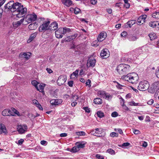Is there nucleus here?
<instances>
[{
    "mask_svg": "<svg viewBox=\"0 0 159 159\" xmlns=\"http://www.w3.org/2000/svg\"><path fill=\"white\" fill-rule=\"evenodd\" d=\"M4 8L5 12L10 11L11 12L15 13L14 15H16L18 17H22L27 12V8L24 7L21 3L18 2L14 3L13 1H11L6 4Z\"/></svg>",
    "mask_w": 159,
    "mask_h": 159,
    "instance_id": "nucleus-1",
    "label": "nucleus"
},
{
    "mask_svg": "<svg viewBox=\"0 0 159 159\" xmlns=\"http://www.w3.org/2000/svg\"><path fill=\"white\" fill-rule=\"evenodd\" d=\"M121 79L132 84H136L139 79V76L135 73H132L123 75Z\"/></svg>",
    "mask_w": 159,
    "mask_h": 159,
    "instance_id": "nucleus-2",
    "label": "nucleus"
},
{
    "mask_svg": "<svg viewBox=\"0 0 159 159\" xmlns=\"http://www.w3.org/2000/svg\"><path fill=\"white\" fill-rule=\"evenodd\" d=\"M116 70L119 74L123 75L129 72L131 69L129 65L121 64L118 66Z\"/></svg>",
    "mask_w": 159,
    "mask_h": 159,
    "instance_id": "nucleus-3",
    "label": "nucleus"
},
{
    "mask_svg": "<svg viewBox=\"0 0 159 159\" xmlns=\"http://www.w3.org/2000/svg\"><path fill=\"white\" fill-rule=\"evenodd\" d=\"M149 86L148 82L146 80H144L139 83L138 89L139 90L145 91L148 89Z\"/></svg>",
    "mask_w": 159,
    "mask_h": 159,
    "instance_id": "nucleus-4",
    "label": "nucleus"
},
{
    "mask_svg": "<svg viewBox=\"0 0 159 159\" xmlns=\"http://www.w3.org/2000/svg\"><path fill=\"white\" fill-rule=\"evenodd\" d=\"M37 19V16L34 14L27 15L25 18V22L27 23L25 24H27L32 21H34L36 20Z\"/></svg>",
    "mask_w": 159,
    "mask_h": 159,
    "instance_id": "nucleus-5",
    "label": "nucleus"
},
{
    "mask_svg": "<svg viewBox=\"0 0 159 159\" xmlns=\"http://www.w3.org/2000/svg\"><path fill=\"white\" fill-rule=\"evenodd\" d=\"M50 21L49 20H47L44 21L39 27V31H43L49 29V25Z\"/></svg>",
    "mask_w": 159,
    "mask_h": 159,
    "instance_id": "nucleus-6",
    "label": "nucleus"
},
{
    "mask_svg": "<svg viewBox=\"0 0 159 159\" xmlns=\"http://www.w3.org/2000/svg\"><path fill=\"white\" fill-rule=\"evenodd\" d=\"M98 94L100 95V97H103L107 100L111 99L112 98V96L107 93H106L104 91H99L98 92Z\"/></svg>",
    "mask_w": 159,
    "mask_h": 159,
    "instance_id": "nucleus-7",
    "label": "nucleus"
},
{
    "mask_svg": "<svg viewBox=\"0 0 159 159\" xmlns=\"http://www.w3.org/2000/svg\"><path fill=\"white\" fill-rule=\"evenodd\" d=\"M96 63V60L93 57H89L88 60L87 64V66L89 67L91 66L93 67L94 66Z\"/></svg>",
    "mask_w": 159,
    "mask_h": 159,
    "instance_id": "nucleus-8",
    "label": "nucleus"
},
{
    "mask_svg": "<svg viewBox=\"0 0 159 159\" xmlns=\"http://www.w3.org/2000/svg\"><path fill=\"white\" fill-rule=\"evenodd\" d=\"M158 87V83L156 82L153 83L151 87L148 88V92L151 93H153L157 90Z\"/></svg>",
    "mask_w": 159,
    "mask_h": 159,
    "instance_id": "nucleus-9",
    "label": "nucleus"
},
{
    "mask_svg": "<svg viewBox=\"0 0 159 159\" xmlns=\"http://www.w3.org/2000/svg\"><path fill=\"white\" fill-rule=\"evenodd\" d=\"M107 36L106 33L105 31H102L99 34L97 38V40L98 42H102Z\"/></svg>",
    "mask_w": 159,
    "mask_h": 159,
    "instance_id": "nucleus-10",
    "label": "nucleus"
},
{
    "mask_svg": "<svg viewBox=\"0 0 159 159\" xmlns=\"http://www.w3.org/2000/svg\"><path fill=\"white\" fill-rule=\"evenodd\" d=\"M109 52L107 49L102 50L100 53V56L103 58H106L109 56Z\"/></svg>",
    "mask_w": 159,
    "mask_h": 159,
    "instance_id": "nucleus-11",
    "label": "nucleus"
},
{
    "mask_svg": "<svg viewBox=\"0 0 159 159\" xmlns=\"http://www.w3.org/2000/svg\"><path fill=\"white\" fill-rule=\"evenodd\" d=\"M27 126L26 125H20L17 128L18 131L20 134H23L26 131Z\"/></svg>",
    "mask_w": 159,
    "mask_h": 159,
    "instance_id": "nucleus-12",
    "label": "nucleus"
},
{
    "mask_svg": "<svg viewBox=\"0 0 159 159\" xmlns=\"http://www.w3.org/2000/svg\"><path fill=\"white\" fill-rule=\"evenodd\" d=\"M146 17L147 16L145 15L140 16L137 19V24L139 25L143 24L145 22Z\"/></svg>",
    "mask_w": 159,
    "mask_h": 159,
    "instance_id": "nucleus-13",
    "label": "nucleus"
},
{
    "mask_svg": "<svg viewBox=\"0 0 159 159\" xmlns=\"http://www.w3.org/2000/svg\"><path fill=\"white\" fill-rule=\"evenodd\" d=\"M146 46H143L141 48H139L136 50V52L139 54L142 53H147L148 52V49Z\"/></svg>",
    "mask_w": 159,
    "mask_h": 159,
    "instance_id": "nucleus-14",
    "label": "nucleus"
},
{
    "mask_svg": "<svg viewBox=\"0 0 159 159\" xmlns=\"http://www.w3.org/2000/svg\"><path fill=\"white\" fill-rule=\"evenodd\" d=\"M2 114L3 116H14V114L12 112L8 109L4 110L2 112Z\"/></svg>",
    "mask_w": 159,
    "mask_h": 159,
    "instance_id": "nucleus-15",
    "label": "nucleus"
},
{
    "mask_svg": "<svg viewBox=\"0 0 159 159\" xmlns=\"http://www.w3.org/2000/svg\"><path fill=\"white\" fill-rule=\"evenodd\" d=\"M31 54V53L29 52H21L19 54V56L20 57H24L27 60L30 58Z\"/></svg>",
    "mask_w": 159,
    "mask_h": 159,
    "instance_id": "nucleus-16",
    "label": "nucleus"
},
{
    "mask_svg": "<svg viewBox=\"0 0 159 159\" xmlns=\"http://www.w3.org/2000/svg\"><path fill=\"white\" fill-rule=\"evenodd\" d=\"M58 27L57 23L56 22H53L51 23L49 26V29L55 30L58 28Z\"/></svg>",
    "mask_w": 159,
    "mask_h": 159,
    "instance_id": "nucleus-17",
    "label": "nucleus"
},
{
    "mask_svg": "<svg viewBox=\"0 0 159 159\" xmlns=\"http://www.w3.org/2000/svg\"><path fill=\"white\" fill-rule=\"evenodd\" d=\"M24 20L25 18H23L19 21L13 22V27L15 28H17L18 26H20L21 25V24L23 23Z\"/></svg>",
    "mask_w": 159,
    "mask_h": 159,
    "instance_id": "nucleus-18",
    "label": "nucleus"
},
{
    "mask_svg": "<svg viewBox=\"0 0 159 159\" xmlns=\"http://www.w3.org/2000/svg\"><path fill=\"white\" fill-rule=\"evenodd\" d=\"M86 142L85 141H80L76 142L75 145L77 146L78 148L80 149V148H83L85 147V145Z\"/></svg>",
    "mask_w": 159,
    "mask_h": 159,
    "instance_id": "nucleus-19",
    "label": "nucleus"
},
{
    "mask_svg": "<svg viewBox=\"0 0 159 159\" xmlns=\"http://www.w3.org/2000/svg\"><path fill=\"white\" fill-rule=\"evenodd\" d=\"M76 37V36L75 35L70 36L66 38L65 40H62L61 42L62 43H64V42H70L74 39Z\"/></svg>",
    "mask_w": 159,
    "mask_h": 159,
    "instance_id": "nucleus-20",
    "label": "nucleus"
},
{
    "mask_svg": "<svg viewBox=\"0 0 159 159\" xmlns=\"http://www.w3.org/2000/svg\"><path fill=\"white\" fill-rule=\"evenodd\" d=\"M79 70L77 69L72 74L70 75V78L72 79H75L78 76V72Z\"/></svg>",
    "mask_w": 159,
    "mask_h": 159,
    "instance_id": "nucleus-21",
    "label": "nucleus"
},
{
    "mask_svg": "<svg viewBox=\"0 0 159 159\" xmlns=\"http://www.w3.org/2000/svg\"><path fill=\"white\" fill-rule=\"evenodd\" d=\"M62 3L67 7H70L73 4L72 1L71 0H61Z\"/></svg>",
    "mask_w": 159,
    "mask_h": 159,
    "instance_id": "nucleus-22",
    "label": "nucleus"
},
{
    "mask_svg": "<svg viewBox=\"0 0 159 159\" xmlns=\"http://www.w3.org/2000/svg\"><path fill=\"white\" fill-rule=\"evenodd\" d=\"M136 23L135 20H132L128 21L127 23L125 25V27L126 28H131V26Z\"/></svg>",
    "mask_w": 159,
    "mask_h": 159,
    "instance_id": "nucleus-23",
    "label": "nucleus"
},
{
    "mask_svg": "<svg viewBox=\"0 0 159 159\" xmlns=\"http://www.w3.org/2000/svg\"><path fill=\"white\" fill-rule=\"evenodd\" d=\"M62 32H61V33L60 34V39L61 38L63 37L62 35H61L62 34H65L67 32L69 33L71 31V30H70V29L66 27H65L63 28L62 29Z\"/></svg>",
    "mask_w": 159,
    "mask_h": 159,
    "instance_id": "nucleus-24",
    "label": "nucleus"
},
{
    "mask_svg": "<svg viewBox=\"0 0 159 159\" xmlns=\"http://www.w3.org/2000/svg\"><path fill=\"white\" fill-rule=\"evenodd\" d=\"M37 34V33L36 32L30 35L29 39L28 40L27 42L28 43L30 42L36 37Z\"/></svg>",
    "mask_w": 159,
    "mask_h": 159,
    "instance_id": "nucleus-25",
    "label": "nucleus"
},
{
    "mask_svg": "<svg viewBox=\"0 0 159 159\" xmlns=\"http://www.w3.org/2000/svg\"><path fill=\"white\" fill-rule=\"evenodd\" d=\"M138 38L137 36L131 35L129 36L128 37V40L131 41H134L136 40Z\"/></svg>",
    "mask_w": 159,
    "mask_h": 159,
    "instance_id": "nucleus-26",
    "label": "nucleus"
},
{
    "mask_svg": "<svg viewBox=\"0 0 159 159\" xmlns=\"http://www.w3.org/2000/svg\"><path fill=\"white\" fill-rule=\"evenodd\" d=\"M1 130L3 133H7L6 129L4 125L0 123V130Z\"/></svg>",
    "mask_w": 159,
    "mask_h": 159,
    "instance_id": "nucleus-27",
    "label": "nucleus"
},
{
    "mask_svg": "<svg viewBox=\"0 0 159 159\" xmlns=\"http://www.w3.org/2000/svg\"><path fill=\"white\" fill-rule=\"evenodd\" d=\"M94 103L95 104H101L102 103V101L100 98H95L93 100Z\"/></svg>",
    "mask_w": 159,
    "mask_h": 159,
    "instance_id": "nucleus-28",
    "label": "nucleus"
},
{
    "mask_svg": "<svg viewBox=\"0 0 159 159\" xmlns=\"http://www.w3.org/2000/svg\"><path fill=\"white\" fill-rule=\"evenodd\" d=\"M91 135L95 136H96L100 137V136H99V134H100L101 133V131H99V133L96 132L95 130H92L90 132Z\"/></svg>",
    "mask_w": 159,
    "mask_h": 159,
    "instance_id": "nucleus-29",
    "label": "nucleus"
},
{
    "mask_svg": "<svg viewBox=\"0 0 159 159\" xmlns=\"http://www.w3.org/2000/svg\"><path fill=\"white\" fill-rule=\"evenodd\" d=\"M149 36L150 37L151 40H153L157 38L156 34L154 33H151L149 35Z\"/></svg>",
    "mask_w": 159,
    "mask_h": 159,
    "instance_id": "nucleus-30",
    "label": "nucleus"
},
{
    "mask_svg": "<svg viewBox=\"0 0 159 159\" xmlns=\"http://www.w3.org/2000/svg\"><path fill=\"white\" fill-rule=\"evenodd\" d=\"M157 21H151L149 23V25L150 26L154 28L157 26Z\"/></svg>",
    "mask_w": 159,
    "mask_h": 159,
    "instance_id": "nucleus-31",
    "label": "nucleus"
},
{
    "mask_svg": "<svg viewBox=\"0 0 159 159\" xmlns=\"http://www.w3.org/2000/svg\"><path fill=\"white\" fill-rule=\"evenodd\" d=\"M70 10L71 11H74V13L75 14H78L80 11V10L78 8H75L74 9L73 8H70Z\"/></svg>",
    "mask_w": 159,
    "mask_h": 159,
    "instance_id": "nucleus-32",
    "label": "nucleus"
},
{
    "mask_svg": "<svg viewBox=\"0 0 159 159\" xmlns=\"http://www.w3.org/2000/svg\"><path fill=\"white\" fill-rule=\"evenodd\" d=\"M75 134L78 136H84L86 135V133L84 131H81L76 132Z\"/></svg>",
    "mask_w": 159,
    "mask_h": 159,
    "instance_id": "nucleus-33",
    "label": "nucleus"
},
{
    "mask_svg": "<svg viewBox=\"0 0 159 159\" xmlns=\"http://www.w3.org/2000/svg\"><path fill=\"white\" fill-rule=\"evenodd\" d=\"M79 149L78 148L77 146H74L71 149L70 151L72 152H75L79 150Z\"/></svg>",
    "mask_w": 159,
    "mask_h": 159,
    "instance_id": "nucleus-34",
    "label": "nucleus"
},
{
    "mask_svg": "<svg viewBox=\"0 0 159 159\" xmlns=\"http://www.w3.org/2000/svg\"><path fill=\"white\" fill-rule=\"evenodd\" d=\"M107 152L111 155H114L115 154V151L112 148L108 149L107 150Z\"/></svg>",
    "mask_w": 159,
    "mask_h": 159,
    "instance_id": "nucleus-35",
    "label": "nucleus"
},
{
    "mask_svg": "<svg viewBox=\"0 0 159 159\" xmlns=\"http://www.w3.org/2000/svg\"><path fill=\"white\" fill-rule=\"evenodd\" d=\"M97 115L100 118H102L104 116V113L101 111H98L97 112Z\"/></svg>",
    "mask_w": 159,
    "mask_h": 159,
    "instance_id": "nucleus-36",
    "label": "nucleus"
},
{
    "mask_svg": "<svg viewBox=\"0 0 159 159\" xmlns=\"http://www.w3.org/2000/svg\"><path fill=\"white\" fill-rule=\"evenodd\" d=\"M152 17L155 18H159V14L158 12H156L152 14Z\"/></svg>",
    "mask_w": 159,
    "mask_h": 159,
    "instance_id": "nucleus-37",
    "label": "nucleus"
},
{
    "mask_svg": "<svg viewBox=\"0 0 159 159\" xmlns=\"http://www.w3.org/2000/svg\"><path fill=\"white\" fill-rule=\"evenodd\" d=\"M29 28L31 30H33L35 29L36 26L35 23L33 24H30L28 26Z\"/></svg>",
    "mask_w": 159,
    "mask_h": 159,
    "instance_id": "nucleus-38",
    "label": "nucleus"
},
{
    "mask_svg": "<svg viewBox=\"0 0 159 159\" xmlns=\"http://www.w3.org/2000/svg\"><path fill=\"white\" fill-rule=\"evenodd\" d=\"M50 103L52 105H58L59 104L57 100L56 99L52 100L50 101Z\"/></svg>",
    "mask_w": 159,
    "mask_h": 159,
    "instance_id": "nucleus-39",
    "label": "nucleus"
},
{
    "mask_svg": "<svg viewBox=\"0 0 159 159\" xmlns=\"http://www.w3.org/2000/svg\"><path fill=\"white\" fill-rule=\"evenodd\" d=\"M110 136L113 138L115 137H118V134L114 132H112L110 133Z\"/></svg>",
    "mask_w": 159,
    "mask_h": 159,
    "instance_id": "nucleus-40",
    "label": "nucleus"
},
{
    "mask_svg": "<svg viewBox=\"0 0 159 159\" xmlns=\"http://www.w3.org/2000/svg\"><path fill=\"white\" fill-rule=\"evenodd\" d=\"M129 104L131 106H136L138 105L139 103H135L134 101H131L129 102Z\"/></svg>",
    "mask_w": 159,
    "mask_h": 159,
    "instance_id": "nucleus-41",
    "label": "nucleus"
},
{
    "mask_svg": "<svg viewBox=\"0 0 159 159\" xmlns=\"http://www.w3.org/2000/svg\"><path fill=\"white\" fill-rule=\"evenodd\" d=\"M11 111L12 112V113L14 114V116H15V114L18 115V114H19V112L18 111L14 108H11Z\"/></svg>",
    "mask_w": 159,
    "mask_h": 159,
    "instance_id": "nucleus-42",
    "label": "nucleus"
},
{
    "mask_svg": "<svg viewBox=\"0 0 159 159\" xmlns=\"http://www.w3.org/2000/svg\"><path fill=\"white\" fill-rule=\"evenodd\" d=\"M55 34L56 37L57 38H60V30H59V29L55 31Z\"/></svg>",
    "mask_w": 159,
    "mask_h": 159,
    "instance_id": "nucleus-43",
    "label": "nucleus"
},
{
    "mask_svg": "<svg viewBox=\"0 0 159 159\" xmlns=\"http://www.w3.org/2000/svg\"><path fill=\"white\" fill-rule=\"evenodd\" d=\"M96 157L98 159H104V156H101L99 154H97L96 155Z\"/></svg>",
    "mask_w": 159,
    "mask_h": 159,
    "instance_id": "nucleus-44",
    "label": "nucleus"
},
{
    "mask_svg": "<svg viewBox=\"0 0 159 159\" xmlns=\"http://www.w3.org/2000/svg\"><path fill=\"white\" fill-rule=\"evenodd\" d=\"M133 131L134 133L135 134H139L141 133L139 130L135 129H134Z\"/></svg>",
    "mask_w": 159,
    "mask_h": 159,
    "instance_id": "nucleus-45",
    "label": "nucleus"
},
{
    "mask_svg": "<svg viewBox=\"0 0 159 159\" xmlns=\"http://www.w3.org/2000/svg\"><path fill=\"white\" fill-rule=\"evenodd\" d=\"M118 115V113L116 111L113 112L111 114V116L112 117H117Z\"/></svg>",
    "mask_w": 159,
    "mask_h": 159,
    "instance_id": "nucleus-46",
    "label": "nucleus"
},
{
    "mask_svg": "<svg viewBox=\"0 0 159 159\" xmlns=\"http://www.w3.org/2000/svg\"><path fill=\"white\" fill-rule=\"evenodd\" d=\"M36 88L38 90H39V91H40V90H41V91H42L43 90V89H44V87L43 86L39 84V88H38V87H37Z\"/></svg>",
    "mask_w": 159,
    "mask_h": 159,
    "instance_id": "nucleus-47",
    "label": "nucleus"
},
{
    "mask_svg": "<svg viewBox=\"0 0 159 159\" xmlns=\"http://www.w3.org/2000/svg\"><path fill=\"white\" fill-rule=\"evenodd\" d=\"M31 83L33 85H34L36 88L37 87L38 82L36 80H33L32 81Z\"/></svg>",
    "mask_w": 159,
    "mask_h": 159,
    "instance_id": "nucleus-48",
    "label": "nucleus"
},
{
    "mask_svg": "<svg viewBox=\"0 0 159 159\" xmlns=\"http://www.w3.org/2000/svg\"><path fill=\"white\" fill-rule=\"evenodd\" d=\"M91 83V81L90 80L88 79L86 83V85L88 86L89 88L91 86V85L90 84Z\"/></svg>",
    "mask_w": 159,
    "mask_h": 159,
    "instance_id": "nucleus-49",
    "label": "nucleus"
},
{
    "mask_svg": "<svg viewBox=\"0 0 159 159\" xmlns=\"http://www.w3.org/2000/svg\"><path fill=\"white\" fill-rule=\"evenodd\" d=\"M120 104H121L122 106H124L125 103L124 99L122 97L120 98Z\"/></svg>",
    "mask_w": 159,
    "mask_h": 159,
    "instance_id": "nucleus-50",
    "label": "nucleus"
},
{
    "mask_svg": "<svg viewBox=\"0 0 159 159\" xmlns=\"http://www.w3.org/2000/svg\"><path fill=\"white\" fill-rule=\"evenodd\" d=\"M83 109L85 110V111L88 113H89L90 112V110L88 107H84Z\"/></svg>",
    "mask_w": 159,
    "mask_h": 159,
    "instance_id": "nucleus-51",
    "label": "nucleus"
},
{
    "mask_svg": "<svg viewBox=\"0 0 159 159\" xmlns=\"http://www.w3.org/2000/svg\"><path fill=\"white\" fill-rule=\"evenodd\" d=\"M73 81H70L68 82V84L69 86L72 87L73 86Z\"/></svg>",
    "mask_w": 159,
    "mask_h": 159,
    "instance_id": "nucleus-52",
    "label": "nucleus"
},
{
    "mask_svg": "<svg viewBox=\"0 0 159 159\" xmlns=\"http://www.w3.org/2000/svg\"><path fill=\"white\" fill-rule=\"evenodd\" d=\"M130 144L128 142L124 143L122 144V147H126L129 146Z\"/></svg>",
    "mask_w": 159,
    "mask_h": 159,
    "instance_id": "nucleus-53",
    "label": "nucleus"
},
{
    "mask_svg": "<svg viewBox=\"0 0 159 159\" xmlns=\"http://www.w3.org/2000/svg\"><path fill=\"white\" fill-rule=\"evenodd\" d=\"M79 74L80 75L83 76V75L85 74V72L83 71V69H81L80 70Z\"/></svg>",
    "mask_w": 159,
    "mask_h": 159,
    "instance_id": "nucleus-54",
    "label": "nucleus"
},
{
    "mask_svg": "<svg viewBox=\"0 0 159 159\" xmlns=\"http://www.w3.org/2000/svg\"><path fill=\"white\" fill-rule=\"evenodd\" d=\"M39 109L41 110H43V108L42 107L41 105L39 103L38 104H37V105L36 106Z\"/></svg>",
    "mask_w": 159,
    "mask_h": 159,
    "instance_id": "nucleus-55",
    "label": "nucleus"
},
{
    "mask_svg": "<svg viewBox=\"0 0 159 159\" xmlns=\"http://www.w3.org/2000/svg\"><path fill=\"white\" fill-rule=\"evenodd\" d=\"M154 101L153 99H151L147 102V103L148 105H152L154 103Z\"/></svg>",
    "mask_w": 159,
    "mask_h": 159,
    "instance_id": "nucleus-56",
    "label": "nucleus"
},
{
    "mask_svg": "<svg viewBox=\"0 0 159 159\" xmlns=\"http://www.w3.org/2000/svg\"><path fill=\"white\" fill-rule=\"evenodd\" d=\"M127 35V33L125 31L123 32L121 34V36L122 37H125Z\"/></svg>",
    "mask_w": 159,
    "mask_h": 159,
    "instance_id": "nucleus-57",
    "label": "nucleus"
},
{
    "mask_svg": "<svg viewBox=\"0 0 159 159\" xmlns=\"http://www.w3.org/2000/svg\"><path fill=\"white\" fill-rule=\"evenodd\" d=\"M24 140L23 139H20L18 141V144L19 145H21L24 142Z\"/></svg>",
    "mask_w": 159,
    "mask_h": 159,
    "instance_id": "nucleus-58",
    "label": "nucleus"
},
{
    "mask_svg": "<svg viewBox=\"0 0 159 159\" xmlns=\"http://www.w3.org/2000/svg\"><path fill=\"white\" fill-rule=\"evenodd\" d=\"M46 70L47 71V72L49 74L52 73L53 72L52 70L50 68H47Z\"/></svg>",
    "mask_w": 159,
    "mask_h": 159,
    "instance_id": "nucleus-59",
    "label": "nucleus"
},
{
    "mask_svg": "<svg viewBox=\"0 0 159 159\" xmlns=\"http://www.w3.org/2000/svg\"><path fill=\"white\" fill-rule=\"evenodd\" d=\"M33 104L35 105V106H36L37 105V104H38L39 103L38 101L35 99L33 101Z\"/></svg>",
    "mask_w": 159,
    "mask_h": 159,
    "instance_id": "nucleus-60",
    "label": "nucleus"
},
{
    "mask_svg": "<svg viewBox=\"0 0 159 159\" xmlns=\"http://www.w3.org/2000/svg\"><path fill=\"white\" fill-rule=\"evenodd\" d=\"M116 87L119 89H121L122 87V85H120L118 83H117V84L116 85Z\"/></svg>",
    "mask_w": 159,
    "mask_h": 159,
    "instance_id": "nucleus-61",
    "label": "nucleus"
},
{
    "mask_svg": "<svg viewBox=\"0 0 159 159\" xmlns=\"http://www.w3.org/2000/svg\"><path fill=\"white\" fill-rule=\"evenodd\" d=\"M67 134L66 133H63L60 134V137H65L66 136Z\"/></svg>",
    "mask_w": 159,
    "mask_h": 159,
    "instance_id": "nucleus-62",
    "label": "nucleus"
},
{
    "mask_svg": "<svg viewBox=\"0 0 159 159\" xmlns=\"http://www.w3.org/2000/svg\"><path fill=\"white\" fill-rule=\"evenodd\" d=\"M130 4L129 3H126V4H125L124 5V7L126 8H129L130 7Z\"/></svg>",
    "mask_w": 159,
    "mask_h": 159,
    "instance_id": "nucleus-63",
    "label": "nucleus"
},
{
    "mask_svg": "<svg viewBox=\"0 0 159 159\" xmlns=\"http://www.w3.org/2000/svg\"><path fill=\"white\" fill-rule=\"evenodd\" d=\"M117 130L120 134H122L123 133L122 130L120 129H117Z\"/></svg>",
    "mask_w": 159,
    "mask_h": 159,
    "instance_id": "nucleus-64",
    "label": "nucleus"
}]
</instances>
